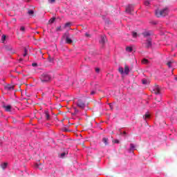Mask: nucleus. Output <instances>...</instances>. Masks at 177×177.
<instances>
[{
	"label": "nucleus",
	"instance_id": "nucleus-1",
	"mask_svg": "<svg viewBox=\"0 0 177 177\" xmlns=\"http://www.w3.org/2000/svg\"><path fill=\"white\" fill-rule=\"evenodd\" d=\"M169 12V10H168V8H165L162 10H156V11L155 12V15L156 17H164L167 16V15H168Z\"/></svg>",
	"mask_w": 177,
	"mask_h": 177
},
{
	"label": "nucleus",
	"instance_id": "nucleus-2",
	"mask_svg": "<svg viewBox=\"0 0 177 177\" xmlns=\"http://www.w3.org/2000/svg\"><path fill=\"white\" fill-rule=\"evenodd\" d=\"M41 82H49L52 80V75L49 73H44L40 76Z\"/></svg>",
	"mask_w": 177,
	"mask_h": 177
},
{
	"label": "nucleus",
	"instance_id": "nucleus-3",
	"mask_svg": "<svg viewBox=\"0 0 177 177\" xmlns=\"http://www.w3.org/2000/svg\"><path fill=\"white\" fill-rule=\"evenodd\" d=\"M77 106L80 107V109H85V102L82 100H78L77 102Z\"/></svg>",
	"mask_w": 177,
	"mask_h": 177
},
{
	"label": "nucleus",
	"instance_id": "nucleus-4",
	"mask_svg": "<svg viewBox=\"0 0 177 177\" xmlns=\"http://www.w3.org/2000/svg\"><path fill=\"white\" fill-rule=\"evenodd\" d=\"M153 35V32L150 30L142 32V35L145 38H150V36Z\"/></svg>",
	"mask_w": 177,
	"mask_h": 177
},
{
	"label": "nucleus",
	"instance_id": "nucleus-5",
	"mask_svg": "<svg viewBox=\"0 0 177 177\" xmlns=\"http://www.w3.org/2000/svg\"><path fill=\"white\" fill-rule=\"evenodd\" d=\"M151 45H152L151 37H148L146 41V46L147 48H151Z\"/></svg>",
	"mask_w": 177,
	"mask_h": 177
},
{
	"label": "nucleus",
	"instance_id": "nucleus-6",
	"mask_svg": "<svg viewBox=\"0 0 177 177\" xmlns=\"http://www.w3.org/2000/svg\"><path fill=\"white\" fill-rule=\"evenodd\" d=\"M153 92L155 93V95H160V86H156L153 87Z\"/></svg>",
	"mask_w": 177,
	"mask_h": 177
},
{
	"label": "nucleus",
	"instance_id": "nucleus-7",
	"mask_svg": "<svg viewBox=\"0 0 177 177\" xmlns=\"http://www.w3.org/2000/svg\"><path fill=\"white\" fill-rule=\"evenodd\" d=\"M132 10H133V6L132 5H129L126 8V12L127 13H131Z\"/></svg>",
	"mask_w": 177,
	"mask_h": 177
},
{
	"label": "nucleus",
	"instance_id": "nucleus-8",
	"mask_svg": "<svg viewBox=\"0 0 177 177\" xmlns=\"http://www.w3.org/2000/svg\"><path fill=\"white\" fill-rule=\"evenodd\" d=\"M35 168H36L37 169H44V165H42V164L41 163H36L35 165Z\"/></svg>",
	"mask_w": 177,
	"mask_h": 177
},
{
	"label": "nucleus",
	"instance_id": "nucleus-9",
	"mask_svg": "<svg viewBox=\"0 0 177 177\" xmlns=\"http://www.w3.org/2000/svg\"><path fill=\"white\" fill-rule=\"evenodd\" d=\"M124 74L128 75L129 74V66H124Z\"/></svg>",
	"mask_w": 177,
	"mask_h": 177
},
{
	"label": "nucleus",
	"instance_id": "nucleus-10",
	"mask_svg": "<svg viewBox=\"0 0 177 177\" xmlns=\"http://www.w3.org/2000/svg\"><path fill=\"white\" fill-rule=\"evenodd\" d=\"M100 42V44H104V42H106V36H101Z\"/></svg>",
	"mask_w": 177,
	"mask_h": 177
},
{
	"label": "nucleus",
	"instance_id": "nucleus-11",
	"mask_svg": "<svg viewBox=\"0 0 177 177\" xmlns=\"http://www.w3.org/2000/svg\"><path fill=\"white\" fill-rule=\"evenodd\" d=\"M44 114H45L46 120H49V118H50V116L49 115V112L48 111H45Z\"/></svg>",
	"mask_w": 177,
	"mask_h": 177
},
{
	"label": "nucleus",
	"instance_id": "nucleus-12",
	"mask_svg": "<svg viewBox=\"0 0 177 177\" xmlns=\"http://www.w3.org/2000/svg\"><path fill=\"white\" fill-rule=\"evenodd\" d=\"M1 167L2 169H6V167H8V162H3L1 165Z\"/></svg>",
	"mask_w": 177,
	"mask_h": 177
},
{
	"label": "nucleus",
	"instance_id": "nucleus-13",
	"mask_svg": "<svg viewBox=\"0 0 177 177\" xmlns=\"http://www.w3.org/2000/svg\"><path fill=\"white\" fill-rule=\"evenodd\" d=\"M6 89H8V91H12V89H13V86L10 85V84H8L6 86Z\"/></svg>",
	"mask_w": 177,
	"mask_h": 177
},
{
	"label": "nucleus",
	"instance_id": "nucleus-14",
	"mask_svg": "<svg viewBox=\"0 0 177 177\" xmlns=\"http://www.w3.org/2000/svg\"><path fill=\"white\" fill-rule=\"evenodd\" d=\"M5 41H6V35H3L1 37V42L2 44H5Z\"/></svg>",
	"mask_w": 177,
	"mask_h": 177
},
{
	"label": "nucleus",
	"instance_id": "nucleus-15",
	"mask_svg": "<svg viewBox=\"0 0 177 177\" xmlns=\"http://www.w3.org/2000/svg\"><path fill=\"white\" fill-rule=\"evenodd\" d=\"M66 44H72L73 43V40L71 39H70V37H66Z\"/></svg>",
	"mask_w": 177,
	"mask_h": 177
},
{
	"label": "nucleus",
	"instance_id": "nucleus-16",
	"mask_svg": "<svg viewBox=\"0 0 177 177\" xmlns=\"http://www.w3.org/2000/svg\"><path fill=\"white\" fill-rule=\"evenodd\" d=\"M4 107L6 109V111H10V110H12V106L10 105H8Z\"/></svg>",
	"mask_w": 177,
	"mask_h": 177
},
{
	"label": "nucleus",
	"instance_id": "nucleus-17",
	"mask_svg": "<svg viewBox=\"0 0 177 177\" xmlns=\"http://www.w3.org/2000/svg\"><path fill=\"white\" fill-rule=\"evenodd\" d=\"M150 118V114L149 113H147L144 116L143 118L144 120L146 121L147 120V118Z\"/></svg>",
	"mask_w": 177,
	"mask_h": 177
},
{
	"label": "nucleus",
	"instance_id": "nucleus-18",
	"mask_svg": "<svg viewBox=\"0 0 177 177\" xmlns=\"http://www.w3.org/2000/svg\"><path fill=\"white\" fill-rule=\"evenodd\" d=\"M133 150H135V145H133V144H130L129 151L131 152V151H133Z\"/></svg>",
	"mask_w": 177,
	"mask_h": 177
},
{
	"label": "nucleus",
	"instance_id": "nucleus-19",
	"mask_svg": "<svg viewBox=\"0 0 177 177\" xmlns=\"http://www.w3.org/2000/svg\"><path fill=\"white\" fill-rule=\"evenodd\" d=\"M126 50L129 53H131V52H132V50H133V49L131 46H127V47H126Z\"/></svg>",
	"mask_w": 177,
	"mask_h": 177
},
{
	"label": "nucleus",
	"instance_id": "nucleus-20",
	"mask_svg": "<svg viewBox=\"0 0 177 177\" xmlns=\"http://www.w3.org/2000/svg\"><path fill=\"white\" fill-rule=\"evenodd\" d=\"M102 142L104 143V145H109V139L104 138L102 139Z\"/></svg>",
	"mask_w": 177,
	"mask_h": 177
},
{
	"label": "nucleus",
	"instance_id": "nucleus-21",
	"mask_svg": "<svg viewBox=\"0 0 177 177\" xmlns=\"http://www.w3.org/2000/svg\"><path fill=\"white\" fill-rule=\"evenodd\" d=\"M144 4L145 5V6H149V5H151V1L150 0H147L144 2Z\"/></svg>",
	"mask_w": 177,
	"mask_h": 177
},
{
	"label": "nucleus",
	"instance_id": "nucleus-22",
	"mask_svg": "<svg viewBox=\"0 0 177 177\" xmlns=\"http://www.w3.org/2000/svg\"><path fill=\"white\" fill-rule=\"evenodd\" d=\"M142 64H149V60H147V59H144L142 61Z\"/></svg>",
	"mask_w": 177,
	"mask_h": 177
},
{
	"label": "nucleus",
	"instance_id": "nucleus-23",
	"mask_svg": "<svg viewBox=\"0 0 177 177\" xmlns=\"http://www.w3.org/2000/svg\"><path fill=\"white\" fill-rule=\"evenodd\" d=\"M67 27H71V22H68V23L65 24L64 28H67Z\"/></svg>",
	"mask_w": 177,
	"mask_h": 177
},
{
	"label": "nucleus",
	"instance_id": "nucleus-24",
	"mask_svg": "<svg viewBox=\"0 0 177 177\" xmlns=\"http://www.w3.org/2000/svg\"><path fill=\"white\" fill-rule=\"evenodd\" d=\"M119 73H120V74H124V68L122 67H120L118 69Z\"/></svg>",
	"mask_w": 177,
	"mask_h": 177
},
{
	"label": "nucleus",
	"instance_id": "nucleus-25",
	"mask_svg": "<svg viewBox=\"0 0 177 177\" xmlns=\"http://www.w3.org/2000/svg\"><path fill=\"white\" fill-rule=\"evenodd\" d=\"M142 84L144 85H147V84H149V81L146 79H144V80H142Z\"/></svg>",
	"mask_w": 177,
	"mask_h": 177
},
{
	"label": "nucleus",
	"instance_id": "nucleus-26",
	"mask_svg": "<svg viewBox=\"0 0 177 177\" xmlns=\"http://www.w3.org/2000/svg\"><path fill=\"white\" fill-rule=\"evenodd\" d=\"M19 30L22 32H24L26 31V28L24 26H21Z\"/></svg>",
	"mask_w": 177,
	"mask_h": 177
},
{
	"label": "nucleus",
	"instance_id": "nucleus-27",
	"mask_svg": "<svg viewBox=\"0 0 177 177\" xmlns=\"http://www.w3.org/2000/svg\"><path fill=\"white\" fill-rule=\"evenodd\" d=\"M65 156H66V152H64L60 154L59 157H60V158H64Z\"/></svg>",
	"mask_w": 177,
	"mask_h": 177
},
{
	"label": "nucleus",
	"instance_id": "nucleus-28",
	"mask_svg": "<svg viewBox=\"0 0 177 177\" xmlns=\"http://www.w3.org/2000/svg\"><path fill=\"white\" fill-rule=\"evenodd\" d=\"M28 15H34V11L32 10H29L28 11Z\"/></svg>",
	"mask_w": 177,
	"mask_h": 177
},
{
	"label": "nucleus",
	"instance_id": "nucleus-29",
	"mask_svg": "<svg viewBox=\"0 0 177 177\" xmlns=\"http://www.w3.org/2000/svg\"><path fill=\"white\" fill-rule=\"evenodd\" d=\"M132 35H133V38H136V37H138V33L133 32Z\"/></svg>",
	"mask_w": 177,
	"mask_h": 177
},
{
	"label": "nucleus",
	"instance_id": "nucleus-30",
	"mask_svg": "<svg viewBox=\"0 0 177 177\" xmlns=\"http://www.w3.org/2000/svg\"><path fill=\"white\" fill-rule=\"evenodd\" d=\"M171 64H172V62H169L167 63V66H168V67H169V68H171V67H172Z\"/></svg>",
	"mask_w": 177,
	"mask_h": 177
},
{
	"label": "nucleus",
	"instance_id": "nucleus-31",
	"mask_svg": "<svg viewBox=\"0 0 177 177\" xmlns=\"http://www.w3.org/2000/svg\"><path fill=\"white\" fill-rule=\"evenodd\" d=\"M26 56H27V48H24V57H26Z\"/></svg>",
	"mask_w": 177,
	"mask_h": 177
},
{
	"label": "nucleus",
	"instance_id": "nucleus-32",
	"mask_svg": "<svg viewBox=\"0 0 177 177\" xmlns=\"http://www.w3.org/2000/svg\"><path fill=\"white\" fill-rule=\"evenodd\" d=\"M62 30V26H58L56 28V31H61Z\"/></svg>",
	"mask_w": 177,
	"mask_h": 177
},
{
	"label": "nucleus",
	"instance_id": "nucleus-33",
	"mask_svg": "<svg viewBox=\"0 0 177 177\" xmlns=\"http://www.w3.org/2000/svg\"><path fill=\"white\" fill-rule=\"evenodd\" d=\"M56 0H48L49 3H55Z\"/></svg>",
	"mask_w": 177,
	"mask_h": 177
},
{
	"label": "nucleus",
	"instance_id": "nucleus-34",
	"mask_svg": "<svg viewBox=\"0 0 177 177\" xmlns=\"http://www.w3.org/2000/svg\"><path fill=\"white\" fill-rule=\"evenodd\" d=\"M32 67H37V66H38V64L37 63H33L32 64Z\"/></svg>",
	"mask_w": 177,
	"mask_h": 177
},
{
	"label": "nucleus",
	"instance_id": "nucleus-35",
	"mask_svg": "<svg viewBox=\"0 0 177 177\" xmlns=\"http://www.w3.org/2000/svg\"><path fill=\"white\" fill-rule=\"evenodd\" d=\"M100 69L99 68H95V72L100 73Z\"/></svg>",
	"mask_w": 177,
	"mask_h": 177
},
{
	"label": "nucleus",
	"instance_id": "nucleus-36",
	"mask_svg": "<svg viewBox=\"0 0 177 177\" xmlns=\"http://www.w3.org/2000/svg\"><path fill=\"white\" fill-rule=\"evenodd\" d=\"M63 131H64V132H68V130L67 128H66V127H64V128L63 129Z\"/></svg>",
	"mask_w": 177,
	"mask_h": 177
},
{
	"label": "nucleus",
	"instance_id": "nucleus-37",
	"mask_svg": "<svg viewBox=\"0 0 177 177\" xmlns=\"http://www.w3.org/2000/svg\"><path fill=\"white\" fill-rule=\"evenodd\" d=\"M78 111V109H77V108H75V114H77Z\"/></svg>",
	"mask_w": 177,
	"mask_h": 177
},
{
	"label": "nucleus",
	"instance_id": "nucleus-38",
	"mask_svg": "<svg viewBox=\"0 0 177 177\" xmlns=\"http://www.w3.org/2000/svg\"><path fill=\"white\" fill-rule=\"evenodd\" d=\"M49 62H53V58H51L50 57H48Z\"/></svg>",
	"mask_w": 177,
	"mask_h": 177
},
{
	"label": "nucleus",
	"instance_id": "nucleus-39",
	"mask_svg": "<svg viewBox=\"0 0 177 177\" xmlns=\"http://www.w3.org/2000/svg\"><path fill=\"white\" fill-rule=\"evenodd\" d=\"M114 143H120V141L118 140H115Z\"/></svg>",
	"mask_w": 177,
	"mask_h": 177
},
{
	"label": "nucleus",
	"instance_id": "nucleus-40",
	"mask_svg": "<svg viewBox=\"0 0 177 177\" xmlns=\"http://www.w3.org/2000/svg\"><path fill=\"white\" fill-rule=\"evenodd\" d=\"M50 21L51 23H53V21H55V18L51 19L50 20Z\"/></svg>",
	"mask_w": 177,
	"mask_h": 177
},
{
	"label": "nucleus",
	"instance_id": "nucleus-41",
	"mask_svg": "<svg viewBox=\"0 0 177 177\" xmlns=\"http://www.w3.org/2000/svg\"><path fill=\"white\" fill-rule=\"evenodd\" d=\"M95 93H96V92L93 91H91V95H95Z\"/></svg>",
	"mask_w": 177,
	"mask_h": 177
},
{
	"label": "nucleus",
	"instance_id": "nucleus-42",
	"mask_svg": "<svg viewBox=\"0 0 177 177\" xmlns=\"http://www.w3.org/2000/svg\"><path fill=\"white\" fill-rule=\"evenodd\" d=\"M121 133V135H127V132H125V131H123V133Z\"/></svg>",
	"mask_w": 177,
	"mask_h": 177
},
{
	"label": "nucleus",
	"instance_id": "nucleus-43",
	"mask_svg": "<svg viewBox=\"0 0 177 177\" xmlns=\"http://www.w3.org/2000/svg\"><path fill=\"white\" fill-rule=\"evenodd\" d=\"M85 35H86V37H89V34H88V33H86Z\"/></svg>",
	"mask_w": 177,
	"mask_h": 177
},
{
	"label": "nucleus",
	"instance_id": "nucleus-44",
	"mask_svg": "<svg viewBox=\"0 0 177 177\" xmlns=\"http://www.w3.org/2000/svg\"><path fill=\"white\" fill-rule=\"evenodd\" d=\"M158 102H161V98H160L159 100H158Z\"/></svg>",
	"mask_w": 177,
	"mask_h": 177
},
{
	"label": "nucleus",
	"instance_id": "nucleus-45",
	"mask_svg": "<svg viewBox=\"0 0 177 177\" xmlns=\"http://www.w3.org/2000/svg\"><path fill=\"white\" fill-rule=\"evenodd\" d=\"M110 107H111V105H110Z\"/></svg>",
	"mask_w": 177,
	"mask_h": 177
},
{
	"label": "nucleus",
	"instance_id": "nucleus-46",
	"mask_svg": "<svg viewBox=\"0 0 177 177\" xmlns=\"http://www.w3.org/2000/svg\"><path fill=\"white\" fill-rule=\"evenodd\" d=\"M176 80H177V77H176Z\"/></svg>",
	"mask_w": 177,
	"mask_h": 177
},
{
	"label": "nucleus",
	"instance_id": "nucleus-47",
	"mask_svg": "<svg viewBox=\"0 0 177 177\" xmlns=\"http://www.w3.org/2000/svg\"><path fill=\"white\" fill-rule=\"evenodd\" d=\"M0 145H1V142H0Z\"/></svg>",
	"mask_w": 177,
	"mask_h": 177
}]
</instances>
